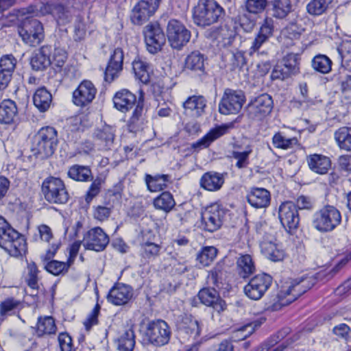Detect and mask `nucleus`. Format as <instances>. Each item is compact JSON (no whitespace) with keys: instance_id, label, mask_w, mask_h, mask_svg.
Here are the masks:
<instances>
[{"instance_id":"1","label":"nucleus","mask_w":351,"mask_h":351,"mask_svg":"<svg viewBox=\"0 0 351 351\" xmlns=\"http://www.w3.org/2000/svg\"><path fill=\"white\" fill-rule=\"evenodd\" d=\"M0 247L14 257L22 256L26 252V241L23 236L12 228L1 216Z\"/></svg>"},{"instance_id":"2","label":"nucleus","mask_w":351,"mask_h":351,"mask_svg":"<svg viewBox=\"0 0 351 351\" xmlns=\"http://www.w3.org/2000/svg\"><path fill=\"white\" fill-rule=\"evenodd\" d=\"M21 10L23 15L32 14L35 16H41L51 14L58 25H64L71 22L74 10L59 3H40L22 8Z\"/></svg>"},{"instance_id":"3","label":"nucleus","mask_w":351,"mask_h":351,"mask_svg":"<svg viewBox=\"0 0 351 351\" xmlns=\"http://www.w3.org/2000/svg\"><path fill=\"white\" fill-rule=\"evenodd\" d=\"M58 132L53 127L40 128L34 137L32 151L41 159L52 156L58 145Z\"/></svg>"},{"instance_id":"4","label":"nucleus","mask_w":351,"mask_h":351,"mask_svg":"<svg viewBox=\"0 0 351 351\" xmlns=\"http://www.w3.org/2000/svg\"><path fill=\"white\" fill-rule=\"evenodd\" d=\"M223 9L215 0H199L193 8V20L199 26H208L219 21Z\"/></svg>"},{"instance_id":"5","label":"nucleus","mask_w":351,"mask_h":351,"mask_svg":"<svg viewBox=\"0 0 351 351\" xmlns=\"http://www.w3.org/2000/svg\"><path fill=\"white\" fill-rule=\"evenodd\" d=\"M341 221L340 211L333 206L326 205L313 215L312 225L320 232L333 230Z\"/></svg>"},{"instance_id":"6","label":"nucleus","mask_w":351,"mask_h":351,"mask_svg":"<svg viewBox=\"0 0 351 351\" xmlns=\"http://www.w3.org/2000/svg\"><path fill=\"white\" fill-rule=\"evenodd\" d=\"M42 193L46 201L50 204H66L69 198L65 184L60 178L49 176L42 184Z\"/></svg>"},{"instance_id":"7","label":"nucleus","mask_w":351,"mask_h":351,"mask_svg":"<svg viewBox=\"0 0 351 351\" xmlns=\"http://www.w3.org/2000/svg\"><path fill=\"white\" fill-rule=\"evenodd\" d=\"M23 41L32 47L39 45L44 39V28L40 21L32 17H26L18 27Z\"/></svg>"},{"instance_id":"8","label":"nucleus","mask_w":351,"mask_h":351,"mask_svg":"<svg viewBox=\"0 0 351 351\" xmlns=\"http://www.w3.org/2000/svg\"><path fill=\"white\" fill-rule=\"evenodd\" d=\"M171 337V331L166 322L163 320L153 321L149 323L143 335L144 344H152L161 346L167 344Z\"/></svg>"},{"instance_id":"9","label":"nucleus","mask_w":351,"mask_h":351,"mask_svg":"<svg viewBox=\"0 0 351 351\" xmlns=\"http://www.w3.org/2000/svg\"><path fill=\"white\" fill-rule=\"evenodd\" d=\"M167 36L171 47L180 50L189 43L191 32L181 22L171 19L167 24Z\"/></svg>"},{"instance_id":"10","label":"nucleus","mask_w":351,"mask_h":351,"mask_svg":"<svg viewBox=\"0 0 351 351\" xmlns=\"http://www.w3.org/2000/svg\"><path fill=\"white\" fill-rule=\"evenodd\" d=\"M245 101V97L243 91L227 88L219 104V112L223 114H237Z\"/></svg>"},{"instance_id":"11","label":"nucleus","mask_w":351,"mask_h":351,"mask_svg":"<svg viewBox=\"0 0 351 351\" xmlns=\"http://www.w3.org/2000/svg\"><path fill=\"white\" fill-rule=\"evenodd\" d=\"M272 283V278L267 274L256 275L250 279L244 287L245 294L250 299H261L268 290Z\"/></svg>"},{"instance_id":"12","label":"nucleus","mask_w":351,"mask_h":351,"mask_svg":"<svg viewBox=\"0 0 351 351\" xmlns=\"http://www.w3.org/2000/svg\"><path fill=\"white\" fill-rule=\"evenodd\" d=\"M274 104L271 97L268 94H261L252 99L247 105V114L250 119L262 120L270 114Z\"/></svg>"},{"instance_id":"13","label":"nucleus","mask_w":351,"mask_h":351,"mask_svg":"<svg viewBox=\"0 0 351 351\" xmlns=\"http://www.w3.org/2000/svg\"><path fill=\"white\" fill-rule=\"evenodd\" d=\"M144 39L147 51L155 54L161 50L166 39L165 34L158 23H149L143 29Z\"/></svg>"},{"instance_id":"14","label":"nucleus","mask_w":351,"mask_h":351,"mask_svg":"<svg viewBox=\"0 0 351 351\" xmlns=\"http://www.w3.org/2000/svg\"><path fill=\"white\" fill-rule=\"evenodd\" d=\"M278 217L282 226L292 234L299 226L300 217L297 206L292 202L282 203L278 210Z\"/></svg>"},{"instance_id":"15","label":"nucleus","mask_w":351,"mask_h":351,"mask_svg":"<svg viewBox=\"0 0 351 351\" xmlns=\"http://www.w3.org/2000/svg\"><path fill=\"white\" fill-rule=\"evenodd\" d=\"M314 282L315 279L312 277L293 280L288 286L282 287L280 291L281 296L287 298V302L291 303L310 289Z\"/></svg>"},{"instance_id":"16","label":"nucleus","mask_w":351,"mask_h":351,"mask_svg":"<svg viewBox=\"0 0 351 351\" xmlns=\"http://www.w3.org/2000/svg\"><path fill=\"white\" fill-rule=\"evenodd\" d=\"M160 0H141L133 8L131 21L134 25H141L147 21L158 8Z\"/></svg>"},{"instance_id":"17","label":"nucleus","mask_w":351,"mask_h":351,"mask_svg":"<svg viewBox=\"0 0 351 351\" xmlns=\"http://www.w3.org/2000/svg\"><path fill=\"white\" fill-rule=\"evenodd\" d=\"M224 216V210L218 204L210 205L202 213V225L205 230L213 232L221 228Z\"/></svg>"},{"instance_id":"18","label":"nucleus","mask_w":351,"mask_h":351,"mask_svg":"<svg viewBox=\"0 0 351 351\" xmlns=\"http://www.w3.org/2000/svg\"><path fill=\"white\" fill-rule=\"evenodd\" d=\"M109 237L99 227L90 229L84 237V246L86 249L96 252L103 251L109 243Z\"/></svg>"},{"instance_id":"19","label":"nucleus","mask_w":351,"mask_h":351,"mask_svg":"<svg viewBox=\"0 0 351 351\" xmlns=\"http://www.w3.org/2000/svg\"><path fill=\"white\" fill-rule=\"evenodd\" d=\"M273 32L274 21L271 18H266L262 23L258 33L252 42V45L249 49V54L250 56H253L255 53H257V55L265 54L264 51L260 52L259 50L273 35Z\"/></svg>"},{"instance_id":"20","label":"nucleus","mask_w":351,"mask_h":351,"mask_svg":"<svg viewBox=\"0 0 351 351\" xmlns=\"http://www.w3.org/2000/svg\"><path fill=\"white\" fill-rule=\"evenodd\" d=\"M96 93L93 84L89 80H84L73 93V101L77 106H86L93 101Z\"/></svg>"},{"instance_id":"21","label":"nucleus","mask_w":351,"mask_h":351,"mask_svg":"<svg viewBox=\"0 0 351 351\" xmlns=\"http://www.w3.org/2000/svg\"><path fill=\"white\" fill-rule=\"evenodd\" d=\"M177 328L180 336H188L192 340H196L201 332L199 322L191 315L181 316L177 322Z\"/></svg>"},{"instance_id":"22","label":"nucleus","mask_w":351,"mask_h":351,"mask_svg":"<svg viewBox=\"0 0 351 351\" xmlns=\"http://www.w3.org/2000/svg\"><path fill=\"white\" fill-rule=\"evenodd\" d=\"M213 287H205L198 293V298L201 302L206 306L212 307L216 312L221 313L226 308V304L222 300L218 291Z\"/></svg>"},{"instance_id":"23","label":"nucleus","mask_w":351,"mask_h":351,"mask_svg":"<svg viewBox=\"0 0 351 351\" xmlns=\"http://www.w3.org/2000/svg\"><path fill=\"white\" fill-rule=\"evenodd\" d=\"M134 295L132 287L118 283L115 285L109 291L108 301L114 305L121 306L128 303Z\"/></svg>"},{"instance_id":"24","label":"nucleus","mask_w":351,"mask_h":351,"mask_svg":"<svg viewBox=\"0 0 351 351\" xmlns=\"http://www.w3.org/2000/svg\"><path fill=\"white\" fill-rule=\"evenodd\" d=\"M123 51L121 48L114 50L105 71V80L111 82L123 69Z\"/></svg>"},{"instance_id":"25","label":"nucleus","mask_w":351,"mask_h":351,"mask_svg":"<svg viewBox=\"0 0 351 351\" xmlns=\"http://www.w3.org/2000/svg\"><path fill=\"white\" fill-rule=\"evenodd\" d=\"M246 197L247 202L256 208H267L271 202L270 192L264 188H252Z\"/></svg>"},{"instance_id":"26","label":"nucleus","mask_w":351,"mask_h":351,"mask_svg":"<svg viewBox=\"0 0 351 351\" xmlns=\"http://www.w3.org/2000/svg\"><path fill=\"white\" fill-rule=\"evenodd\" d=\"M261 253L268 259L274 261H281L285 256V250L281 245L274 241L264 240L260 244Z\"/></svg>"},{"instance_id":"27","label":"nucleus","mask_w":351,"mask_h":351,"mask_svg":"<svg viewBox=\"0 0 351 351\" xmlns=\"http://www.w3.org/2000/svg\"><path fill=\"white\" fill-rule=\"evenodd\" d=\"M51 47L45 45L40 48L31 60V65L34 70L41 71L51 64Z\"/></svg>"},{"instance_id":"28","label":"nucleus","mask_w":351,"mask_h":351,"mask_svg":"<svg viewBox=\"0 0 351 351\" xmlns=\"http://www.w3.org/2000/svg\"><path fill=\"white\" fill-rule=\"evenodd\" d=\"M306 161L309 169L318 174H326L331 166L329 158L317 154L307 156Z\"/></svg>"},{"instance_id":"29","label":"nucleus","mask_w":351,"mask_h":351,"mask_svg":"<svg viewBox=\"0 0 351 351\" xmlns=\"http://www.w3.org/2000/svg\"><path fill=\"white\" fill-rule=\"evenodd\" d=\"M228 125H219L211 129L205 136L192 145L194 149H204L208 147L213 141L228 132Z\"/></svg>"},{"instance_id":"30","label":"nucleus","mask_w":351,"mask_h":351,"mask_svg":"<svg viewBox=\"0 0 351 351\" xmlns=\"http://www.w3.org/2000/svg\"><path fill=\"white\" fill-rule=\"evenodd\" d=\"M136 101V95L126 89L117 92L113 98L114 107L121 112L128 111Z\"/></svg>"},{"instance_id":"31","label":"nucleus","mask_w":351,"mask_h":351,"mask_svg":"<svg viewBox=\"0 0 351 351\" xmlns=\"http://www.w3.org/2000/svg\"><path fill=\"white\" fill-rule=\"evenodd\" d=\"M206 106V101L202 96H192L184 102L185 113L189 116L198 117L201 116Z\"/></svg>"},{"instance_id":"32","label":"nucleus","mask_w":351,"mask_h":351,"mask_svg":"<svg viewBox=\"0 0 351 351\" xmlns=\"http://www.w3.org/2000/svg\"><path fill=\"white\" fill-rule=\"evenodd\" d=\"M237 270L241 278H247L256 271L254 261L250 254H239L237 259Z\"/></svg>"},{"instance_id":"33","label":"nucleus","mask_w":351,"mask_h":351,"mask_svg":"<svg viewBox=\"0 0 351 351\" xmlns=\"http://www.w3.org/2000/svg\"><path fill=\"white\" fill-rule=\"evenodd\" d=\"M223 183V175L215 171L205 173L200 180L201 186L209 191H218Z\"/></svg>"},{"instance_id":"34","label":"nucleus","mask_w":351,"mask_h":351,"mask_svg":"<svg viewBox=\"0 0 351 351\" xmlns=\"http://www.w3.org/2000/svg\"><path fill=\"white\" fill-rule=\"evenodd\" d=\"M18 114L14 101L11 99L3 100L0 104V123L10 124L14 122Z\"/></svg>"},{"instance_id":"35","label":"nucleus","mask_w":351,"mask_h":351,"mask_svg":"<svg viewBox=\"0 0 351 351\" xmlns=\"http://www.w3.org/2000/svg\"><path fill=\"white\" fill-rule=\"evenodd\" d=\"M143 100L140 97L128 123L130 132H136L143 129L145 121Z\"/></svg>"},{"instance_id":"36","label":"nucleus","mask_w":351,"mask_h":351,"mask_svg":"<svg viewBox=\"0 0 351 351\" xmlns=\"http://www.w3.org/2000/svg\"><path fill=\"white\" fill-rule=\"evenodd\" d=\"M205 56L198 51H192L185 59V68L194 72L204 73Z\"/></svg>"},{"instance_id":"37","label":"nucleus","mask_w":351,"mask_h":351,"mask_svg":"<svg viewBox=\"0 0 351 351\" xmlns=\"http://www.w3.org/2000/svg\"><path fill=\"white\" fill-rule=\"evenodd\" d=\"M236 36L234 23L231 20L220 26L218 29L216 38L223 43V46L231 45Z\"/></svg>"},{"instance_id":"38","label":"nucleus","mask_w":351,"mask_h":351,"mask_svg":"<svg viewBox=\"0 0 351 351\" xmlns=\"http://www.w3.org/2000/svg\"><path fill=\"white\" fill-rule=\"evenodd\" d=\"M170 176L167 174L151 176L145 175V181L147 189L151 192H158L167 188V182H169Z\"/></svg>"},{"instance_id":"39","label":"nucleus","mask_w":351,"mask_h":351,"mask_svg":"<svg viewBox=\"0 0 351 351\" xmlns=\"http://www.w3.org/2000/svg\"><path fill=\"white\" fill-rule=\"evenodd\" d=\"M69 178L77 182H88L93 180L92 171L89 167L74 165L67 172Z\"/></svg>"},{"instance_id":"40","label":"nucleus","mask_w":351,"mask_h":351,"mask_svg":"<svg viewBox=\"0 0 351 351\" xmlns=\"http://www.w3.org/2000/svg\"><path fill=\"white\" fill-rule=\"evenodd\" d=\"M52 96L44 87L36 90L33 97L34 106L40 111H47L51 106Z\"/></svg>"},{"instance_id":"41","label":"nucleus","mask_w":351,"mask_h":351,"mask_svg":"<svg viewBox=\"0 0 351 351\" xmlns=\"http://www.w3.org/2000/svg\"><path fill=\"white\" fill-rule=\"evenodd\" d=\"M154 206L156 209L169 213L176 206L173 195L170 192H162L154 199Z\"/></svg>"},{"instance_id":"42","label":"nucleus","mask_w":351,"mask_h":351,"mask_svg":"<svg viewBox=\"0 0 351 351\" xmlns=\"http://www.w3.org/2000/svg\"><path fill=\"white\" fill-rule=\"evenodd\" d=\"M335 139L341 149L351 152V127H341L335 131Z\"/></svg>"},{"instance_id":"43","label":"nucleus","mask_w":351,"mask_h":351,"mask_svg":"<svg viewBox=\"0 0 351 351\" xmlns=\"http://www.w3.org/2000/svg\"><path fill=\"white\" fill-rule=\"evenodd\" d=\"M132 66L136 77L142 83L147 84L150 80L149 64L141 59H135Z\"/></svg>"},{"instance_id":"44","label":"nucleus","mask_w":351,"mask_h":351,"mask_svg":"<svg viewBox=\"0 0 351 351\" xmlns=\"http://www.w3.org/2000/svg\"><path fill=\"white\" fill-rule=\"evenodd\" d=\"M225 276L224 265L223 263H218L208 272L207 276V284L209 286H213L219 288L222 285Z\"/></svg>"},{"instance_id":"45","label":"nucleus","mask_w":351,"mask_h":351,"mask_svg":"<svg viewBox=\"0 0 351 351\" xmlns=\"http://www.w3.org/2000/svg\"><path fill=\"white\" fill-rule=\"evenodd\" d=\"M135 346V335L132 329L125 330L117 339V348L120 351H132Z\"/></svg>"},{"instance_id":"46","label":"nucleus","mask_w":351,"mask_h":351,"mask_svg":"<svg viewBox=\"0 0 351 351\" xmlns=\"http://www.w3.org/2000/svg\"><path fill=\"white\" fill-rule=\"evenodd\" d=\"M96 138L104 149H110L114 138L113 128L110 125L104 126L97 131Z\"/></svg>"},{"instance_id":"47","label":"nucleus","mask_w":351,"mask_h":351,"mask_svg":"<svg viewBox=\"0 0 351 351\" xmlns=\"http://www.w3.org/2000/svg\"><path fill=\"white\" fill-rule=\"evenodd\" d=\"M56 326L52 317L39 318L37 322L36 333L39 337L44 335L54 334L56 332Z\"/></svg>"},{"instance_id":"48","label":"nucleus","mask_w":351,"mask_h":351,"mask_svg":"<svg viewBox=\"0 0 351 351\" xmlns=\"http://www.w3.org/2000/svg\"><path fill=\"white\" fill-rule=\"evenodd\" d=\"M217 254V250L213 246H206L197 254L196 260L203 267L210 265Z\"/></svg>"},{"instance_id":"49","label":"nucleus","mask_w":351,"mask_h":351,"mask_svg":"<svg viewBox=\"0 0 351 351\" xmlns=\"http://www.w3.org/2000/svg\"><path fill=\"white\" fill-rule=\"evenodd\" d=\"M291 0H274L272 2L273 16L276 18L283 19L291 10Z\"/></svg>"},{"instance_id":"50","label":"nucleus","mask_w":351,"mask_h":351,"mask_svg":"<svg viewBox=\"0 0 351 351\" xmlns=\"http://www.w3.org/2000/svg\"><path fill=\"white\" fill-rule=\"evenodd\" d=\"M87 27L84 17L78 14L75 16L73 24V39L76 42L84 40L86 36Z\"/></svg>"},{"instance_id":"51","label":"nucleus","mask_w":351,"mask_h":351,"mask_svg":"<svg viewBox=\"0 0 351 351\" xmlns=\"http://www.w3.org/2000/svg\"><path fill=\"white\" fill-rule=\"evenodd\" d=\"M71 263L67 262H61L58 261H51L48 262L45 265V269L54 276L65 274L71 266Z\"/></svg>"},{"instance_id":"52","label":"nucleus","mask_w":351,"mask_h":351,"mask_svg":"<svg viewBox=\"0 0 351 351\" xmlns=\"http://www.w3.org/2000/svg\"><path fill=\"white\" fill-rule=\"evenodd\" d=\"M272 143L276 148L288 149L298 143V139L295 137L286 138L282 133L277 132L272 138Z\"/></svg>"},{"instance_id":"53","label":"nucleus","mask_w":351,"mask_h":351,"mask_svg":"<svg viewBox=\"0 0 351 351\" xmlns=\"http://www.w3.org/2000/svg\"><path fill=\"white\" fill-rule=\"evenodd\" d=\"M331 60L325 55L316 56L312 60L313 69L322 73H328L331 71Z\"/></svg>"},{"instance_id":"54","label":"nucleus","mask_w":351,"mask_h":351,"mask_svg":"<svg viewBox=\"0 0 351 351\" xmlns=\"http://www.w3.org/2000/svg\"><path fill=\"white\" fill-rule=\"evenodd\" d=\"M252 152V149L250 145H247L243 152L233 151L232 156L237 160L235 166L240 169L247 168L250 164L249 156Z\"/></svg>"},{"instance_id":"55","label":"nucleus","mask_w":351,"mask_h":351,"mask_svg":"<svg viewBox=\"0 0 351 351\" xmlns=\"http://www.w3.org/2000/svg\"><path fill=\"white\" fill-rule=\"evenodd\" d=\"M161 246L152 242L141 245V256L147 260H154L160 255Z\"/></svg>"},{"instance_id":"56","label":"nucleus","mask_w":351,"mask_h":351,"mask_svg":"<svg viewBox=\"0 0 351 351\" xmlns=\"http://www.w3.org/2000/svg\"><path fill=\"white\" fill-rule=\"evenodd\" d=\"M332 1V0H312L306 6L307 11L312 15H320L327 10Z\"/></svg>"},{"instance_id":"57","label":"nucleus","mask_w":351,"mask_h":351,"mask_svg":"<svg viewBox=\"0 0 351 351\" xmlns=\"http://www.w3.org/2000/svg\"><path fill=\"white\" fill-rule=\"evenodd\" d=\"M283 66L291 75H296L300 71L298 56L289 53L282 59Z\"/></svg>"},{"instance_id":"58","label":"nucleus","mask_w":351,"mask_h":351,"mask_svg":"<svg viewBox=\"0 0 351 351\" xmlns=\"http://www.w3.org/2000/svg\"><path fill=\"white\" fill-rule=\"evenodd\" d=\"M254 331V326L252 324L243 325L232 332V337L234 341L244 340Z\"/></svg>"},{"instance_id":"59","label":"nucleus","mask_w":351,"mask_h":351,"mask_svg":"<svg viewBox=\"0 0 351 351\" xmlns=\"http://www.w3.org/2000/svg\"><path fill=\"white\" fill-rule=\"evenodd\" d=\"M67 59V54L64 49L54 47L51 58V64L58 69H61Z\"/></svg>"},{"instance_id":"60","label":"nucleus","mask_w":351,"mask_h":351,"mask_svg":"<svg viewBox=\"0 0 351 351\" xmlns=\"http://www.w3.org/2000/svg\"><path fill=\"white\" fill-rule=\"evenodd\" d=\"M16 60L12 55H5L0 59V71L12 75Z\"/></svg>"},{"instance_id":"61","label":"nucleus","mask_w":351,"mask_h":351,"mask_svg":"<svg viewBox=\"0 0 351 351\" xmlns=\"http://www.w3.org/2000/svg\"><path fill=\"white\" fill-rule=\"evenodd\" d=\"M230 62L232 70L241 69L247 63L244 52L241 51L232 52Z\"/></svg>"},{"instance_id":"62","label":"nucleus","mask_w":351,"mask_h":351,"mask_svg":"<svg viewBox=\"0 0 351 351\" xmlns=\"http://www.w3.org/2000/svg\"><path fill=\"white\" fill-rule=\"evenodd\" d=\"M267 5V0H246L247 10L253 14L263 12Z\"/></svg>"},{"instance_id":"63","label":"nucleus","mask_w":351,"mask_h":351,"mask_svg":"<svg viewBox=\"0 0 351 351\" xmlns=\"http://www.w3.org/2000/svg\"><path fill=\"white\" fill-rule=\"evenodd\" d=\"M19 304V301L12 298L5 300L0 304L1 315L3 316L10 315L12 311L17 308Z\"/></svg>"},{"instance_id":"64","label":"nucleus","mask_w":351,"mask_h":351,"mask_svg":"<svg viewBox=\"0 0 351 351\" xmlns=\"http://www.w3.org/2000/svg\"><path fill=\"white\" fill-rule=\"evenodd\" d=\"M101 183L102 180L99 178L93 181L86 194L85 200L87 203H90L100 193Z\"/></svg>"}]
</instances>
